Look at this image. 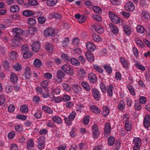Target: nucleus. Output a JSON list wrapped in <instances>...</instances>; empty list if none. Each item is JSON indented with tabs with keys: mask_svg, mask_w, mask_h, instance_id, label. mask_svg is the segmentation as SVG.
<instances>
[{
	"mask_svg": "<svg viewBox=\"0 0 150 150\" xmlns=\"http://www.w3.org/2000/svg\"><path fill=\"white\" fill-rule=\"evenodd\" d=\"M94 20L98 22L97 23H96L94 22V30L98 33L100 34L102 33L103 30L101 24L99 23L102 21V17L99 15H94Z\"/></svg>",
	"mask_w": 150,
	"mask_h": 150,
	"instance_id": "obj_1",
	"label": "nucleus"
},
{
	"mask_svg": "<svg viewBox=\"0 0 150 150\" xmlns=\"http://www.w3.org/2000/svg\"><path fill=\"white\" fill-rule=\"evenodd\" d=\"M133 143L134 146L133 147V150H139L142 143V139L140 137H135L133 140Z\"/></svg>",
	"mask_w": 150,
	"mask_h": 150,
	"instance_id": "obj_2",
	"label": "nucleus"
},
{
	"mask_svg": "<svg viewBox=\"0 0 150 150\" xmlns=\"http://www.w3.org/2000/svg\"><path fill=\"white\" fill-rule=\"evenodd\" d=\"M62 70L69 75H71L74 74L73 68L71 66L68 64L63 65L61 67Z\"/></svg>",
	"mask_w": 150,
	"mask_h": 150,
	"instance_id": "obj_3",
	"label": "nucleus"
},
{
	"mask_svg": "<svg viewBox=\"0 0 150 150\" xmlns=\"http://www.w3.org/2000/svg\"><path fill=\"white\" fill-rule=\"evenodd\" d=\"M55 75L54 78L55 80L58 83H61L62 81V79L65 76V74L62 70H60L57 71Z\"/></svg>",
	"mask_w": 150,
	"mask_h": 150,
	"instance_id": "obj_4",
	"label": "nucleus"
},
{
	"mask_svg": "<svg viewBox=\"0 0 150 150\" xmlns=\"http://www.w3.org/2000/svg\"><path fill=\"white\" fill-rule=\"evenodd\" d=\"M45 140V138L44 136H40L38 138L37 146L39 149L42 150L44 148Z\"/></svg>",
	"mask_w": 150,
	"mask_h": 150,
	"instance_id": "obj_5",
	"label": "nucleus"
},
{
	"mask_svg": "<svg viewBox=\"0 0 150 150\" xmlns=\"http://www.w3.org/2000/svg\"><path fill=\"white\" fill-rule=\"evenodd\" d=\"M143 124L146 129H147L150 127V116L149 115H146L144 116Z\"/></svg>",
	"mask_w": 150,
	"mask_h": 150,
	"instance_id": "obj_6",
	"label": "nucleus"
},
{
	"mask_svg": "<svg viewBox=\"0 0 150 150\" xmlns=\"http://www.w3.org/2000/svg\"><path fill=\"white\" fill-rule=\"evenodd\" d=\"M40 43L38 41H34L31 45L32 49L33 51L37 52L40 48Z\"/></svg>",
	"mask_w": 150,
	"mask_h": 150,
	"instance_id": "obj_7",
	"label": "nucleus"
},
{
	"mask_svg": "<svg viewBox=\"0 0 150 150\" xmlns=\"http://www.w3.org/2000/svg\"><path fill=\"white\" fill-rule=\"evenodd\" d=\"M119 61L124 68H127L129 65L128 61H127L125 57H120Z\"/></svg>",
	"mask_w": 150,
	"mask_h": 150,
	"instance_id": "obj_8",
	"label": "nucleus"
},
{
	"mask_svg": "<svg viewBox=\"0 0 150 150\" xmlns=\"http://www.w3.org/2000/svg\"><path fill=\"white\" fill-rule=\"evenodd\" d=\"M104 136L107 137L110 134L111 131V126L110 125L109 123H106L105 126Z\"/></svg>",
	"mask_w": 150,
	"mask_h": 150,
	"instance_id": "obj_9",
	"label": "nucleus"
},
{
	"mask_svg": "<svg viewBox=\"0 0 150 150\" xmlns=\"http://www.w3.org/2000/svg\"><path fill=\"white\" fill-rule=\"evenodd\" d=\"M54 47V45L53 44L47 42L45 45V49L47 51L52 52L53 51Z\"/></svg>",
	"mask_w": 150,
	"mask_h": 150,
	"instance_id": "obj_10",
	"label": "nucleus"
},
{
	"mask_svg": "<svg viewBox=\"0 0 150 150\" xmlns=\"http://www.w3.org/2000/svg\"><path fill=\"white\" fill-rule=\"evenodd\" d=\"M44 33L45 36H53L54 35V30L52 28H48L44 31Z\"/></svg>",
	"mask_w": 150,
	"mask_h": 150,
	"instance_id": "obj_11",
	"label": "nucleus"
},
{
	"mask_svg": "<svg viewBox=\"0 0 150 150\" xmlns=\"http://www.w3.org/2000/svg\"><path fill=\"white\" fill-rule=\"evenodd\" d=\"M125 9L126 10L132 11L134 9V6L133 4L131 2L127 3L125 5Z\"/></svg>",
	"mask_w": 150,
	"mask_h": 150,
	"instance_id": "obj_12",
	"label": "nucleus"
},
{
	"mask_svg": "<svg viewBox=\"0 0 150 150\" xmlns=\"http://www.w3.org/2000/svg\"><path fill=\"white\" fill-rule=\"evenodd\" d=\"M114 87L111 84H109L107 86L106 91H107V92L108 95L110 97L112 96V91Z\"/></svg>",
	"mask_w": 150,
	"mask_h": 150,
	"instance_id": "obj_13",
	"label": "nucleus"
},
{
	"mask_svg": "<svg viewBox=\"0 0 150 150\" xmlns=\"http://www.w3.org/2000/svg\"><path fill=\"white\" fill-rule=\"evenodd\" d=\"M92 52L87 51L85 53V55L87 59L91 62L94 61V55L91 53Z\"/></svg>",
	"mask_w": 150,
	"mask_h": 150,
	"instance_id": "obj_14",
	"label": "nucleus"
},
{
	"mask_svg": "<svg viewBox=\"0 0 150 150\" xmlns=\"http://www.w3.org/2000/svg\"><path fill=\"white\" fill-rule=\"evenodd\" d=\"M26 144L27 149L29 150H31L34 146L33 140L32 139H29L27 141Z\"/></svg>",
	"mask_w": 150,
	"mask_h": 150,
	"instance_id": "obj_15",
	"label": "nucleus"
},
{
	"mask_svg": "<svg viewBox=\"0 0 150 150\" xmlns=\"http://www.w3.org/2000/svg\"><path fill=\"white\" fill-rule=\"evenodd\" d=\"M109 27L112 31L114 33L117 34L118 32V29L117 27L114 24L111 23L109 24Z\"/></svg>",
	"mask_w": 150,
	"mask_h": 150,
	"instance_id": "obj_16",
	"label": "nucleus"
},
{
	"mask_svg": "<svg viewBox=\"0 0 150 150\" xmlns=\"http://www.w3.org/2000/svg\"><path fill=\"white\" fill-rule=\"evenodd\" d=\"M135 41L136 44L139 47L141 48H143L145 47L144 43L140 38H136L135 39Z\"/></svg>",
	"mask_w": 150,
	"mask_h": 150,
	"instance_id": "obj_17",
	"label": "nucleus"
},
{
	"mask_svg": "<svg viewBox=\"0 0 150 150\" xmlns=\"http://www.w3.org/2000/svg\"><path fill=\"white\" fill-rule=\"evenodd\" d=\"M86 47L88 52H93L94 51V44L93 42H88L86 43Z\"/></svg>",
	"mask_w": 150,
	"mask_h": 150,
	"instance_id": "obj_18",
	"label": "nucleus"
},
{
	"mask_svg": "<svg viewBox=\"0 0 150 150\" xmlns=\"http://www.w3.org/2000/svg\"><path fill=\"white\" fill-rule=\"evenodd\" d=\"M124 121L125 122L124 127L125 129L127 132L130 131L132 127L131 123L129 120H125Z\"/></svg>",
	"mask_w": 150,
	"mask_h": 150,
	"instance_id": "obj_19",
	"label": "nucleus"
},
{
	"mask_svg": "<svg viewBox=\"0 0 150 150\" xmlns=\"http://www.w3.org/2000/svg\"><path fill=\"white\" fill-rule=\"evenodd\" d=\"M42 109L46 113L49 114H52L53 112L51 108L46 105H43L42 106Z\"/></svg>",
	"mask_w": 150,
	"mask_h": 150,
	"instance_id": "obj_20",
	"label": "nucleus"
},
{
	"mask_svg": "<svg viewBox=\"0 0 150 150\" xmlns=\"http://www.w3.org/2000/svg\"><path fill=\"white\" fill-rule=\"evenodd\" d=\"M103 111L102 115L103 116L106 117L108 116L110 113V110L106 105H105L103 107Z\"/></svg>",
	"mask_w": 150,
	"mask_h": 150,
	"instance_id": "obj_21",
	"label": "nucleus"
},
{
	"mask_svg": "<svg viewBox=\"0 0 150 150\" xmlns=\"http://www.w3.org/2000/svg\"><path fill=\"white\" fill-rule=\"evenodd\" d=\"M10 80L13 83H15L18 80V78L16 74L14 73H12L10 76Z\"/></svg>",
	"mask_w": 150,
	"mask_h": 150,
	"instance_id": "obj_22",
	"label": "nucleus"
},
{
	"mask_svg": "<svg viewBox=\"0 0 150 150\" xmlns=\"http://www.w3.org/2000/svg\"><path fill=\"white\" fill-rule=\"evenodd\" d=\"M125 108V103L124 101L121 100L118 104L117 108L119 110L122 111Z\"/></svg>",
	"mask_w": 150,
	"mask_h": 150,
	"instance_id": "obj_23",
	"label": "nucleus"
},
{
	"mask_svg": "<svg viewBox=\"0 0 150 150\" xmlns=\"http://www.w3.org/2000/svg\"><path fill=\"white\" fill-rule=\"evenodd\" d=\"M101 96L100 92L98 90L94 88V100L99 101L100 100Z\"/></svg>",
	"mask_w": 150,
	"mask_h": 150,
	"instance_id": "obj_24",
	"label": "nucleus"
},
{
	"mask_svg": "<svg viewBox=\"0 0 150 150\" xmlns=\"http://www.w3.org/2000/svg\"><path fill=\"white\" fill-rule=\"evenodd\" d=\"M30 68L28 67H25V75L26 79H28L30 77L31 72Z\"/></svg>",
	"mask_w": 150,
	"mask_h": 150,
	"instance_id": "obj_25",
	"label": "nucleus"
},
{
	"mask_svg": "<svg viewBox=\"0 0 150 150\" xmlns=\"http://www.w3.org/2000/svg\"><path fill=\"white\" fill-rule=\"evenodd\" d=\"M42 113L41 110L38 109L36 110L35 112H34L33 114L35 118L37 119H40L42 116Z\"/></svg>",
	"mask_w": 150,
	"mask_h": 150,
	"instance_id": "obj_26",
	"label": "nucleus"
},
{
	"mask_svg": "<svg viewBox=\"0 0 150 150\" xmlns=\"http://www.w3.org/2000/svg\"><path fill=\"white\" fill-rule=\"evenodd\" d=\"M22 14L23 15L26 17H30L35 14L34 12H33L29 10H25L24 11Z\"/></svg>",
	"mask_w": 150,
	"mask_h": 150,
	"instance_id": "obj_27",
	"label": "nucleus"
},
{
	"mask_svg": "<svg viewBox=\"0 0 150 150\" xmlns=\"http://www.w3.org/2000/svg\"><path fill=\"white\" fill-rule=\"evenodd\" d=\"M52 120L54 123L58 124H61L62 122V120L58 116H55L53 117Z\"/></svg>",
	"mask_w": 150,
	"mask_h": 150,
	"instance_id": "obj_28",
	"label": "nucleus"
},
{
	"mask_svg": "<svg viewBox=\"0 0 150 150\" xmlns=\"http://www.w3.org/2000/svg\"><path fill=\"white\" fill-rule=\"evenodd\" d=\"M123 30L125 34L127 36L129 35L131 33V30L128 25H125L123 27Z\"/></svg>",
	"mask_w": 150,
	"mask_h": 150,
	"instance_id": "obj_29",
	"label": "nucleus"
},
{
	"mask_svg": "<svg viewBox=\"0 0 150 150\" xmlns=\"http://www.w3.org/2000/svg\"><path fill=\"white\" fill-rule=\"evenodd\" d=\"M134 107L136 110L138 111L141 110L142 106L139 101L137 100H135Z\"/></svg>",
	"mask_w": 150,
	"mask_h": 150,
	"instance_id": "obj_30",
	"label": "nucleus"
},
{
	"mask_svg": "<svg viewBox=\"0 0 150 150\" xmlns=\"http://www.w3.org/2000/svg\"><path fill=\"white\" fill-rule=\"evenodd\" d=\"M81 89V87L78 85L74 84L72 86V89L77 94L80 92Z\"/></svg>",
	"mask_w": 150,
	"mask_h": 150,
	"instance_id": "obj_31",
	"label": "nucleus"
},
{
	"mask_svg": "<svg viewBox=\"0 0 150 150\" xmlns=\"http://www.w3.org/2000/svg\"><path fill=\"white\" fill-rule=\"evenodd\" d=\"M127 87L131 94L133 96H135L136 95L135 89L131 85L128 84L127 85Z\"/></svg>",
	"mask_w": 150,
	"mask_h": 150,
	"instance_id": "obj_32",
	"label": "nucleus"
},
{
	"mask_svg": "<svg viewBox=\"0 0 150 150\" xmlns=\"http://www.w3.org/2000/svg\"><path fill=\"white\" fill-rule=\"evenodd\" d=\"M81 85L86 91H88L90 90V86L85 81L82 82Z\"/></svg>",
	"mask_w": 150,
	"mask_h": 150,
	"instance_id": "obj_33",
	"label": "nucleus"
},
{
	"mask_svg": "<svg viewBox=\"0 0 150 150\" xmlns=\"http://www.w3.org/2000/svg\"><path fill=\"white\" fill-rule=\"evenodd\" d=\"M64 120L67 126H70L71 125L73 121L71 119H69L68 117L65 116H64Z\"/></svg>",
	"mask_w": 150,
	"mask_h": 150,
	"instance_id": "obj_34",
	"label": "nucleus"
},
{
	"mask_svg": "<svg viewBox=\"0 0 150 150\" xmlns=\"http://www.w3.org/2000/svg\"><path fill=\"white\" fill-rule=\"evenodd\" d=\"M19 10V8L17 5H14L11 6L10 8V11L13 13L18 12Z\"/></svg>",
	"mask_w": 150,
	"mask_h": 150,
	"instance_id": "obj_35",
	"label": "nucleus"
},
{
	"mask_svg": "<svg viewBox=\"0 0 150 150\" xmlns=\"http://www.w3.org/2000/svg\"><path fill=\"white\" fill-rule=\"evenodd\" d=\"M33 64L35 66L38 68L42 66V62L41 60L38 59H35Z\"/></svg>",
	"mask_w": 150,
	"mask_h": 150,
	"instance_id": "obj_36",
	"label": "nucleus"
},
{
	"mask_svg": "<svg viewBox=\"0 0 150 150\" xmlns=\"http://www.w3.org/2000/svg\"><path fill=\"white\" fill-rule=\"evenodd\" d=\"M70 62L71 64L74 66H78L80 64L79 61L77 59L74 57L71 58Z\"/></svg>",
	"mask_w": 150,
	"mask_h": 150,
	"instance_id": "obj_37",
	"label": "nucleus"
},
{
	"mask_svg": "<svg viewBox=\"0 0 150 150\" xmlns=\"http://www.w3.org/2000/svg\"><path fill=\"white\" fill-rule=\"evenodd\" d=\"M94 138H97L100 134V131L98 128L97 125L94 124Z\"/></svg>",
	"mask_w": 150,
	"mask_h": 150,
	"instance_id": "obj_38",
	"label": "nucleus"
},
{
	"mask_svg": "<svg viewBox=\"0 0 150 150\" xmlns=\"http://www.w3.org/2000/svg\"><path fill=\"white\" fill-rule=\"evenodd\" d=\"M115 142V139L112 136H110L108 139V143L109 146H112Z\"/></svg>",
	"mask_w": 150,
	"mask_h": 150,
	"instance_id": "obj_39",
	"label": "nucleus"
},
{
	"mask_svg": "<svg viewBox=\"0 0 150 150\" xmlns=\"http://www.w3.org/2000/svg\"><path fill=\"white\" fill-rule=\"evenodd\" d=\"M20 110L23 113H27L28 111V107L25 105H22L20 107Z\"/></svg>",
	"mask_w": 150,
	"mask_h": 150,
	"instance_id": "obj_40",
	"label": "nucleus"
},
{
	"mask_svg": "<svg viewBox=\"0 0 150 150\" xmlns=\"http://www.w3.org/2000/svg\"><path fill=\"white\" fill-rule=\"evenodd\" d=\"M12 32L18 35H21L23 33V31L21 29L18 28H13Z\"/></svg>",
	"mask_w": 150,
	"mask_h": 150,
	"instance_id": "obj_41",
	"label": "nucleus"
},
{
	"mask_svg": "<svg viewBox=\"0 0 150 150\" xmlns=\"http://www.w3.org/2000/svg\"><path fill=\"white\" fill-rule=\"evenodd\" d=\"M103 67L105 70L109 74H111L112 72V68L107 64L104 65Z\"/></svg>",
	"mask_w": 150,
	"mask_h": 150,
	"instance_id": "obj_42",
	"label": "nucleus"
},
{
	"mask_svg": "<svg viewBox=\"0 0 150 150\" xmlns=\"http://www.w3.org/2000/svg\"><path fill=\"white\" fill-rule=\"evenodd\" d=\"M136 30L140 33H143L145 31V28L143 26L139 25L137 26Z\"/></svg>",
	"mask_w": 150,
	"mask_h": 150,
	"instance_id": "obj_43",
	"label": "nucleus"
},
{
	"mask_svg": "<svg viewBox=\"0 0 150 150\" xmlns=\"http://www.w3.org/2000/svg\"><path fill=\"white\" fill-rule=\"evenodd\" d=\"M17 53L15 51H12L10 52L9 55V57L12 60H15L16 57Z\"/></svg>",
	"mask_w": 150,
	"mask_h": 150,
	"instance_id": "obj_44",
	"label": "nucleus"
},
{
	"mask_svg": "<svg viewBox=\"0 0 150 150\" xmlns=\"http://www.w3.org/2000/svg\"><path fill=\"white\" fill-rule=\"evenodd\" d=\"M23 58L26 59V58H28L30 57L32 55H33V53L32 52H25L24 53H23Z\"/></svg>",
	"mask_w": 150,
	"mask_h": 150,
	"instance_id": "obj_45",
	"label": "nucleus"
},
{
	"mask_svg": "<svg viewBox=\"0 0 150 150\" xmlns=\"http://www.w3.org/2000/svg\"><path fill=\"white\" fill-rule=\"evenodd\" d=\"M94 114L98 116L101 115V110L100 108L97 106L94 105Z\"/></svg>",
	"mask_w": 150,
	"mask_h": 150,
	"instance_id": "obj_46",
	"label": "nucleus"
},
{
	"mask_svg": "<svg viewBox=\"0 0 150 150\" xmlns=\"http://www.w3.org/2000/svg\"><path fill=\"white\" fill-rule=\"evenodd\" d=\"M16 118L19 120L25 121L27 119V116L22 114L18 115L16 116Z\"/></svg>",
	"mask_w": 150,
	"mask_h": 150,
	"instance_id": "obj_47",
	"label": "nucleus"
},
{
	"mask_svg": "<svg viewBox=\"0 0 150 150\" xmlns=\"http://www.w3.org/2000/svg\"><path fill=\"white\" fill-rule=\"evenodd\" d=\"M48 132V129L46 128H42L39 131V133L41 135H45Z\"/></svg>",
	"mask_w": 150,
	"mask_h": 150,
	"instance_id": "obj_48",
	"label": "nucleus"
},
{
	"mask_svg": "<svg viewBox=\"0 0 150 150\" xmlns=\"http://www.w3.org/2000/svg\"><path fill=\"white\" fill-rule=\"evenodd\" d=\"M13 68L16 71H19L21 70L22 66L19 63H16L13 66Z\"/></svg>",
	"mask_w": 150,
	"mask_h": 150,
	"instance_id": "obj_49",
	"label": "nucleus"
},
{
	"mask_svg": "<svg viewBox=\"0 0 150 150\" xmlns=\"http://www.w3.org/2000/svg\"><path fill=\"white\" fill-rule=\"evenodd\" d=\"M36 22V19L33 18H30L28 19V23L30 25H34Z\"/></svg>",
	"mask_w": 150,
	"mask_h": 150,
	"instance_id": "obj_50",
	"label": "nucleus"
},
{
	"mask_svg": "<svg viewBox=\"0 0 150 150\" xmlns=\"http://www.w3.org/2000/svg\"><path fill=\"white\" fill-rule=\"evenodd\" d=\"M76 113L75 111L72 112L70 113L68 117L69 119H71L73 121L76 117Z\"/></svg>",
	"mask_w": 150,
	"mask_h": 150,
	"instance_id": "obj_51",
	"label": "nucleus"
},
{
	"mask_svg": "<svg viewBox=\"0 0 150 150\" xmlns=\"http://www.w3.org/2000/svg\"><path fill=\"white\" fill-rule=\"evenodd\" d=\"M139 102L140 104H144L147 101L146 98L144 96H141L139 97Z\"/></svg>",
	"mask_w": 150,
	"mask_h": 150,
	"instance_id": "obj_52",
	"label": "nucleus"
},
{
	"mask_svg": "<svg viewBox=\"0 0 150 150\" xmlns=\"http://www.w3.org/2000/svg\"><path fill=\"white\" fill-rule=\"evenodd\" d=\"M57 1H47V4L49 6H54L57 3Z\"/></svg>",
	"mask_w": 150,
	"mask_h": 150,
	"instance_id": "obj_53",
	"label": "nucleus"
},
{
	"mask_svg": "<svg viewBox=\"0 0 150 150\" xmlns=\"http://www.w3.org/2000/svg\"><path fill=\"white\" fill-rule=\"evenodd\" d=\"M69 38L68 37L65 38L62 42V45L63 47H65L69 42Z\"/></svg>",
	"mask_w": 150,
	"mask_h": 150,
	"instance_id": "obj_54",
	"label": "nucleus"
},
{
	"mask_svg": "<svg viewBox=\"0 0 150 150\" xmlns=\"http://www.w3.org/2000/svg\"><path fill=\"white\" fill-rule=\"evenodd\" d=\"M3 64L4 68L7 70L9 67L10 64L9 62L6 60H5L3 61Z\"/></svg>",
	"mask_w": 150,
	"mask_h": 150,
	"instance_id": "obj_55",
	"label": "nucleus"
},
{
	"mask_svg": "<svg viewBox=\"0 0 150 150\" xmlns=\"http://www.w3.org/2000/svg\"><path fill=\"white\" fill-rule=\"evenodd\" d=\"M47 126L49 127L52 128L54 129V128L57 129L55 124L52 122H51V121H50L46 123Z\"/></svg>",
	"mask_w": 150,
	"mask_h": 150,
	"instance_id": "obj_56",
	"label": "nucleus"
},
{
	"mask_svg": "<svg viewBox=\"0 0 150 150\" xmlns=\"http://www.w3.org/2000/svg\"><path fill=\"white\" fill-rule=\"evenodd\" d=\"M62 101L64 102L68 101L71 99V97L69 95L67 94L64 95L62 97Z\"/></svg>",
	"mask_w": 150,
	"mask_h": 150,
	"instance_id": "obj_57",
	"label": "nucleus"
},
{
	"mask_svg": "<svg viewBox=\"0 0 150 150\" xmlns=\"http://www.w3.org/2000/svg\"><path fill=\"white\" fill-rule=\"evenodd\" d=\"M89 117L88 116H86L83 118L82 120V122L84 125H86L89 123Z\"/></svg>",
	"mask_w": 150,
	"mask_h": 150,
	"instance_id": "obj_58",
	"label": "nucleus"
},
{
	"mask_svg": "<svg viewBox=\"0 0 150 150\" xmlns=\"http://www.w3.org/2000/svg\"><path fill=\"white\" fill-rule=\"evenodd\" d=\"M135 65L137 68L139 69H140L142 71H144L145 70V67L141 64L136 63Z\"/></svg>",
	"mask_w": 150,
	"mask_h": 150,
	"instance_id": "obj_59",
	"label": "nucleus"
},
{
	"mask_svg": "<svg viewBox=\"0 0 150 150\" xmlns=\"http://www.w3.org/2000/svg\"><path fill=\"white\" fill-rule=\"evenodd\" d=\"M5 98L4 94H2L0 95V106L3 105L4 103Z\"/></svg>",
	"mask_w": 150,
	"mask_h": 150,
	"instance_id": "obj_60",
	"label": "nucleus"
},
{
	"mask_svg": "<svg viewBox=\"0 0 150 150\" xmlns=\"http://www.w3.org/2000/svg\"><path fill=\"white\" fill-rule=\"evenodd\" d=\"M78 74L81 78H83L85 76L86 72L84 70L81 69L78 71Z\"/></svg>",
	"mask_w": 150,
	"mask_h": 150,
	"instance_id": "obj_61",
	"label": "nucleus"
},
{
	"mask_svg": "<svg viewBox=\"0 0 150 150\" xmlns=\"http://www.w3.org/2000/svg\"><path fill=\"white\" fill-rule=\"evenodd\" d=\"M15 129L16 131L18 132H21L23 130L22 126L20 124H17L15 125Z\"/></svg>",
	"mask_w": 150,
	"mask_h": 150,
	"instance_id": "obj_62",
	"label": "nucleus"
},
{
	"mask_svg": "<svg viewBox=\"0 0 150 150\" xmlns=\"http://www.w3.org/2000/svg\"><path fill=\"white\" fill-rule=\"evenodd\" d=\"M33 101L36 103H38L40 102L41 101L40 97L37 96H35L33 97Z\"/></svg>",
	"mask_w": 150,
	"mask_h": 150,
	"instance_id": "obj_63",
	"label": "nucleus"
},
{
	"mask_svg": "<svg viewBox=\"0 0 150 150\" xmlns=\"http://www.w3.org/2000/svg\"><path fill=\"white\" fill-rule=\"evenodd\" d=\"M142 14L143 17L146 19H148L150 18V14L146 11H142Z\"/></svg>",
	"mask_w": 150,
	"mask_h": 150,
	"instance_id": "obj_64",
	"label": "nucleus"
}]
</instances>
